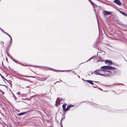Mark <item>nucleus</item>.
<instances>
[{"label": "nucleus", "mask_w": 127, "mask_h": 127, "mask_svg": "<svg viewBox=\"0 0 127 127\" xmlns=\"http://www.w3.org/2000/svg\"><path fill=\"white\" fill-rule=\"evenodd\" d=\"M99 73H108L109 72V71H107L104 70L99 69Z\"/></svg>", "instance_id": "4"}, {"label": "nucleus", "mask_w": 127, "mask_h": 127, "mask_svg": "<svg viewBox=\"0 0 127 127\" xmlns=\"http://www.w3.org/2000/svg\"><path fill=\"white\" fill-rule=\"evenodd\" d=\"M2 93L3 94H4V93L3 92H2Z\"/></svg>", "instance_id": "33"}, {"label": "nucleus", "mask_w": 127, "mask_h": 127, "mask_svg": "<svg viewBox=\"0 0 127 127\" xmlns=\"http://www.w3.org/2000/svg\"><path fill=\"white\" fill-rule=\"evenodd\" d=\"M96 56H93L91 58H90V59H89V60H88L87 61H86V62H88V61H89L91 59H94V58H96Z\"/></svg>", "instance_id": "15"}, {"label": "nucleus", "mask_w": 127, "mask_h": 127, "mask_svg": "<svg viewBox=\"0 0 127 127\" xmlns=\"http://www.w3.org/2000/svg\"><path fill=\"white\" fill-rule=\"evenodd\" d=\"M116 22L119 24H121L120 22L118 20H117L116 21Z\"/></svg>", "instance_id": "20"}, {"label": "nucleus", "mask_w": 127, "mask_h": 127, "mask_svg": "<svg viewBox=\"0 0 127 127\" xmlns=\"http://www.w3.org/2000/svg\"><path fill=\"white\" fill-rule=\"evenodd\" d=\"M9 84H10V86L11 87H12V84L10 83H9Z\"/></svg>", "instance_id": "24"}, {"label": "nucleus", "mask_w": 127, "mask_h": 127, "mask_svg": "<svg viewBox=\"0 0 127 127\" xmlns=\"http://www.w3.org/2000/svg\"><path fill=\"white\" fill-rule=\"evenodd\" d=\"M103 13L106 15H111L112 13L110 11L104 10L103 11Z\"/></svg>", "instance_id": "5"}, {"label": "nucleus", "mask_w": 127, "mask_h": 127, "mask_svg": "<svg viewBox=\"0 0 127 127\" xmlns=\"http://www.w3.org/2000/svg\"><path fill=\"white\" fill-rule=\"evenodd\" d=\"M13 97L15 98V97L14 95L13 94Z\"/></svg>", "instance_id": "31"}, {"label": "nucleus", "mask_w": 127, "mask_h": 127, "mask_svg": "<svg viewBox=\"0 0 127 127\" xmlns=\"http://www.w3.org/2000/svg\"><path fill=\"white\" fill-rule=\"evenodd\" d=\"M94 74H95L96 75H98L103 76H104L105 75V74H102L99 73V69L96 70L95 71H94Z\"/></svg>", "instance_id": "3"}, {"label": "nucleus", "mask_w": 127, "mask_h": 127, "mask_svg": "<svg viewBox=\"0 0 127 127\" xmlns=\"http://www.w3.org/2000/svg\"><path fill=\"white\" fill-rule=\"evenodd\" d=\"M41 79H43V78H41Z\"/></svg>", "instance_id": "37"}, {"label": "nucleus", "mask_w": 127, "mask_h": 127, "mask_svg": "<svg viewBox=\"0 0 127 127\" xmlns=\"http://www.w3.org/2000/svg\"><path fill=\"white\" fill-rule=\"evenodd\" d=\"M121 25H122V24Z\"/></svg>", "instance_id": "36"}, {"label": "nucleus", "mask_w": 127, "mask_h": 127, "mask_svg": "<svg viewBox=\"0 0 127 127\" xmlns=\"http://www.w3.org/2000/svg\"><path fill=\"white\" fill-rule=\"evenodd\" d=\"M13 97L15 98V97L14 95L13 94Z\"/></svg>", "instance_id": "30"}, {"label": "nucleus", "mask_w": 127, "mask_h": 127, "mask_svg": "<svg viewBox=\"0 0 127 127\" xmlns=\"http://www.w3.org/2000/svg\"><path fill=\"white\" fill-rule=\"evenodd\" d=\"M94 82H95L96 83L99 82H98V81H94Z\"/></svg>", "instance_id": "32"}, {"label": "nucleus", "mask_w": 127, "mask_h": 127, "mask_svg": "<svg viewBox=\"0 0 127 127\" xmlns=\"http://www.w3.org/2000/svg\"><path fill=\"white\" fill-rule=\"evenodd\" d=\"M100 68L101 70L105 69H116V67L110 66H104L101 67Z\"/></svg>", "instance_id": "1"}, {"label": "nucleus", "mask_w": 127, "mask_h": 127, "mask_svg": "<svg viewBox=\"0 0 127 127\" xmlns=\"http://www.w3.org/2000/svg\"><path fill=\"white\" fill-rule=\"evenodd\" d=\"M62 107L64 110L65 111V109L66 105L65 104H63V105Z\"/></svg>", "instance_id": "16"}, {"label": "nucleus", "mask_w": 127, "mask_h": 127, "mask_svg": "<svg viewBox=\"0 0 127 127\" xmlns=\"http://www.w3.org/2000/svg\"><path fill=\"white\" fill-rule=\"evenodd\" d=\"M57 82H59V81H57Z\"/></svg>", "instance_id": "34"}, {"label": "nucleus", "mask_w": 127, "mask_h": 127, "mask_svg": "<svg viewBox=\"0 0 127 127\" xmlns=\"http://www.w3.org/2000/svg\"><path fill=\"white\" fill-rule=\"evenodd\" d=\"M42 68L45 70H51L54 71H56L57 72H59L60 71V70H56L55 69H54L53 68H49V67H42Z\"/></svg>", "instance_id": "2"}, {"label": "nucleus", "mask_w": 127, "mask_h": 127, "mask_svg": "<svg viewBox=\"0 0 127 127\" xmlns=\"http://www.w3.org/2000/svg\"><path fill=\"white\" fill-rule=\"evenodd\" d=\"M27 113V112H26L21 113H20L19 114H18V115L19 116H21V115H24Z\"/></svg>", "instance_id": "11"}, {"label": "nucleus", "mask_w": 127, "mask_h": 127, "mask_svg": "<svg viewBox=\"0 0 127 127\" xmlns=\"http://www.w3.org/2000/svg\"><path fill=\"white\" fill-rule=\"evenodd\" d=\"M0 76L2 79H4V80H5L6 81H7V80L5 78L2 76L1 75H0Z\"/></svg>", "instance_id": "19"}, {"label": "nucleus", "mask_w": 127, "mask_h": 127, "mask_svg": "<svg viewBox=\"0 0 127 127\" xmlns=\"http://www.w3.org/2000/svg\"><path fill=\"white\" fill-rule=\"evenodd\" d=\"M93 87L95 88H97V86L96 85H94L93 86Z\"/></svg>", "instance_id": "23"}, {"label": "nucleus", "mask_w": 127, "mask_h": 127, "mask_svg": "<svg viewBox=\"0 0 127 127\" xmlns=\"http://www.w3.org/2000/svg\"><path fill=\"white\" fill-rule=\"evenodd\" d=\"M17 94H18V95H20V93L19 92H18V93H17Z\"/></svg>", "instance_id": "26"}, {"label": "nucleus", "mask_w": 127, "mask_h": 127, "mask_svg": "<svg viewBox=\"0 0 127 127\" xmlns=\"http://www.w3.org/2000/svg\"><path fill=\"white\" fill-rule=\"evenodd\" d=\"M13 60V61H14L15 63H18L19 64H20L21 65H22L24 66H25L26 65H25L23 64L22 63L20 62H18V61H17V60Z\"/></svg>", "instance_id": "8"}, {"label": "nucleus", "mask_w": 127, "mask_h": 127, "mask_svg": "<svg viewBox=\"0 0 127 127\" xmlns=\"http://www.w3.org/2000/svg\"><path fill=\"white\" fill-rule=\"evenodd\" d=\"M23 76V77H32V78H35V77H33V76Z\"/></svg>", "instance_id": "18"}, {"label": "nucleus", "mask_w": 127, "mask_h": 127, "mask_svg": "<svg viewBox=\"0 0 127 127\" xmlns=\"http://www.w3.org/2000/svg\"><path fill=\"white\" fill-rule=\"evenodd\" d=\"M6 35H7L8 36H9V37L10 38V44H11L12 43V37H11V36L9 34H8L7 33V32L6 33Z\"/></svg>", "instance_id": "10"}, {"label": "nucleus", "mask_w": 127, "mask_h": 127, "mask_svg": "<svg viewBox=\"0 0 127 127\" xmlns=\"http://www.w3.org/2000/svg\"><path fill=\"white\" fill-rule=\"evenodd\" d=\"M105 63H109V64L110 65H112V62L111 60H107L105 61Z\"/></svg>", "instance_id": "7"}, {"label": "nucleus", "mask_w": 127, "mask_h": 127, "mask_svg": "<svg viewBox=\"0 0 127 127\" xmlns=\"http://www.w3.org/2000/svg\"><path fill=\"white\" fill-rule=\"evenodd\" d=\"M88 0L89 1L90 0Z\"/></svg>", "instance_id": "38"}, {"label": "nucleus", "mask_w": 127, "mask_h": 127, "mask_svg": "<svg viewBox=\"0 0 127 127\" xmlns=\"http://www.w3.org/2000/svg\"><path fill=\"white\" fill-rule=\"evenodd\" d=\"M17 98L16 97H15L14 99L15 100H16Z\"/></svg>", "instance_id": "27"}, {"label": "nucleus", "mask_w": 127, "mask_h": 127, "mask_svg": "<svg viewBox=\"0 0 127 127\" xmlns=\"http://www.w3.org/2000/svg\"><path fill=\"white\" fill-rule=\"evenodd\" d=\"M114 2L119 5L121 4V2L119 0H114Z\"/></svg>", "instance_id": "6"}, {"label": "nucleus", "mask_w": 127, "mask_h": 127, "mask_svg": "<svg viewBox=\"0 0 127 127\" xmlns=\"http://www.w3.org/2000/svg\"><path fill=\"white\" fill-rule=\"evenodd\" d=\"M60 124H61V127H63V126L62 125V122H61V121Z\"/></svg>", "instance_id": "25"}, {"label": "nucleus", "mask_w": 127, "mask_h": 127, "mask_svg": "<svg viewBox=\"0 0 127 127\" xmlns=\"http://www.w3.org/2000/svg\"><path fill=\"white\" fill-rule=\"evenodd\" d=\"M13 97L15 98V97L14 95L13 94Z\"/></svg>", "instance_id": "29"}, {"label": "nucleus", "mask_w": 127, "mask_h": 127, "mask_svg": "<svg viewBox=\"0 0 127 127\" xmlns=\"http://www.w3.org/2000/svg\"><path fill=\"white\" fill-rule=\"evenodd\" d=\"M118 10L119 12L120 13H121V14H122V15H124L125 16H127V15L125 13L123 12V11H120L119 10Z\"/></svg>", "instance_id": "9"}, {"label": "nucleus", "mask_w": 127, "mask_h": 127, "mask_svg": "<svg viewBox=\"0 0 127 127\" xmlns=\"http://www.w3.org/2000/svg\"><path fill=\"white\" fill-rule=\"evenodd\" d=\"M72 106L71 105H69L67 106V108H65V111H67L69 110V109H70V108Z\"/></svg>", "instance_id": "13"}, {"label": "nucleus", "mask_w": 127, "mask_h": 127, "mask_svg": "<svg viewBox=\"0 0 127 127\" xmlns=\"http://www.w3.org/2000/svg\"><path fill=\"white\" fill-rule=\"evenodd\" d=\"M60 80L61 81H62H62L61 80Z\"/></svg>", "instance_id": "35"}, {"label": "nucleus", "mask_w": 127, "mask_h": 127, "mask_svg": "<svg viewBox=\"0 0 127 127\" xmlns=\"http://www.w3.org/2000/svg\"><path fill=\"white\" fill-rule=\"evenodd\" d=\"M89 1L93 5H94L95 4V3H93L91 0H90Z\"/></svg>", "instance_id": "17"}, {"label": "nucleus", "mask_w": 127, "mask_h": 127, "mask_svg": "<svg viewBox=\"0 0 127 127\" xmlns=\"http://www.w3.org/2000/svg\"><path fill=\"white\" fill-rule=\"evenodd\" d=\"M0 29L1 30V31L3 32L4 33H5V34H6V32H5V31H4V30H3L2 29H0Z\"/></svg>", "instance_id": "22"}, {"label": "nucleus", "mask_w": 127, "mask_h": 127, "mask_svg": "<svg viewBox=\"0 0 127 127\" xmlns=\"http://www.w3.org/2000/svg\"><path fill=\"white\" fill-rule=\"evenodd\" d=\"M46 79H47V78H45V79H43V80H42V79H38V80L40 81H44Z\"/></svg>", "instance_id": "21"}, {"label": "nucleus", "mask_w": 127, "mask_h": 127, "mask_svg": "<svg viewBox=\"0 0 127 127\" xmlns=\"http://www.w3.org/2000/svg\"><path fill=\"white\" fill-rule=\"evenodd\" d=\"M64 119V117H63V118H62V119H61V120H63V119Z\"/></svg>", "instance_id": "28"}, {"label": "nucleus", "mask_w": 127, "mask_h": 127, "mask_svg": "<svg viewBox=\"0 0 127 127\" xmlns=\"http://www.w3.org/2000/svg\"><path fill=\"white\" fill-rule=\"evenodd\" d=\"M85 81H86L87 82H88L90 83V84H92V85L94 84V83H93V81H92L90 80H86Z\"/></svg>", "instance_id": "12"}, {"label": "nucleus", "mask_w": 127, "mask_h": 127, "mask_svg": "<svg viewBox=\"0 0 127 127\" xmlns=\"http://www.w3.org/2000/svg\"><path fill=\"white\" fill-rule=\"evenodd\" d=\"M98 58L99 59L98 61V62L100 61L101 62H102L103 61V59L100 57H98Z\"/></svg>", "instance_id": "14"}]
</instances>
